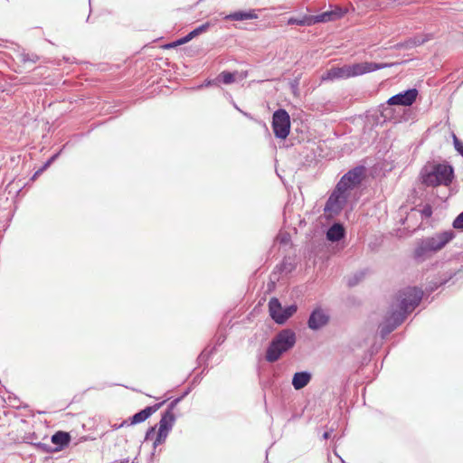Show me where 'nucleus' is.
I'll return each instance as SVG.
<instances>
[{
    "label": "nucleus",
    "mask_w": 463,
    "mask_h": 463,
    "mask_svg": "<svg viewBox=\"0 0 463 463\" xmlns=\"http://www.w3.org/2000/svg\"><path fill=\"white\" fill-rule=\"evenodd\" d=\"M422 291L417 288L408 287L397 294L392 303L384 320L380 325L381 335H387L403 322L407 314L411 313L420 302Z\"/></svg>",
    "instance_id": "obj_1"
},
{
    "label": "nucleus",
    "mask_w": 463,
    "mask_h": 463,
    "mask_svg": "<svg viewBox=\"0 0 463 463\" xmlns=\"http://www.w3.org/2000/svg\"><path fill=\"white\" fill-rule=\"evenodd\" d=\"M454 238L452 231H447L440 233H436L431 237H427L420 240L416 243L414 250V257L417 260H423L433 253L440 250Z\"/></svg>",
    "instance_id": "obj_2"
},
{
    "label": "nucleus",
    "mask_w": 463,
    "mask_h": 463,
    "mask_svg": "<svg viewBox=\"0 0 463 463\" xmlns=\"http://www.w3.org/2000/svg\"><path fill=\"white\" fill-rule=\"evenodd\" d=\"M422 183L428 186L449 185L453 178V168L445 164H432L421 171Z\"/></svg>",
    "instance_id": "obj_3"
},
{
    "label": "nucleus",
    "mask_w": 463,
    "mask_h": 463,
    "mask_svg": "<svg viewBox=\"0 0 463 463\" xmlns=\"http://www.w3.org/2000/svg\"><path fill=\"white\" fill-rule=\"evenodd\" d=\"M296 344V335L290 329H283L272 339L266 352V360L269 363L278 361Z\"/></svg>",
    "instance_id": "obj_4"
},
{
    "label": "nucleus",
    "mask_w": 463,
    "mask_h": 463,
    "mask_svg": "<svg viewBox=\"0 0 463 463\" xmlns=\"http://www.w3.org/2000/svg\"><path fill=\"white\" fill-rule=\"evenodd\" d=\"M350 194L346 190L339 189V186L336 185L325 205V213L329 217L337 215L343 210Z\"/></svg>",
    "instance_id": "obj_5"
},
{
    "label": "nucleus",
    "mask_w": 463,
    "mask_h": 463,
    "mask_svg": "<svg viewBox=\"0 0 463 463\" xmlns=\"http://www.w3.org/2000/svg\"><path fill=\"white\" fill-rule=\"evenodd\" d=\"M272 128L278 138L285 139L290 130V118L285 109H278L272 118Z\"/></svg>",
    "instance_id": "obj_6"
},
{
    "label": "nucleus",
    "mask_w": 463,
    "mask_h": 463,
    "mask_svg": "<svg viewBox=\"0 0 463 463\" xmlns=\"http://www.w3.org/2000/svg\"><path fill=\"white\" fill-rule=\"evenodd\" d=\"M364 174L363 166L355 167L347 172L336 185L339 186V189H345L351 194V191L361 183Z\"/></svg>",
    "instance_id": "obj_7"
},
{
    "label": "nucleus",
    "mask_w": 463,
    "mask_h": 463,
    "mask_svg": "<svg viewBox=\"0 0 463 463\" xmlns=\"http://www.w3.org/2000/svg\"><path fill=\"white\" fill-rule=\"evenodd\" d=\"M388 63L361 62L347 65L349 78L364 75L377 70L390 67Z\"/></svg>",
    "instance_id": "obj_8"
},
{
    "label": "nucleus",
    "mask_w": 463,
    "mask_h": 463,
    "mask_svg": "<svg viewBox=\"0 0 463 463\" xmlns=\"http://www.w3.org/2000/svg\"><path fill=\"white\" fill-rule=\"evenodd\" d=\"M418 96L416 89H410L406 91L400 92L388 99L389 105L411 106Z\"/></svg>",
    "instance_id": "obj_9"
},
{
    "label": "nucleus",
    "mask_w": 463,
    "mask_h": 463,
    "mask_svg": "<svg viewBox=\"0 0 463 463\" xmlns=\"http://www.w3.org/2000/svg\"><path fill=\"white\" fill-rule=\"evenodd\" d=\"M329 321V315L328 313L320 308L317 307L314 309L308 318V327L312 330H318L325 326Z\"/></svg>",
    "instance_id": "obj_10"
},
{
    "label": "nucleus",
    "mask_w": 463,
    "mask_h": 463,
    "mask_svg": "<svg viewBox=\"0 0 463 463\" xmlns=\"http://www.w3.org/2000/svg\"><path fill=\"white\" fill-rule=\"evenodd\" d=\"M348 69L347 65H344L342 67H332L327 70L322 76V80H345L348 79Z\"/></svg>",
    "instance_id": "obj_11"
},
{
    "label": "nucleus",
    "mask_w": 463,
    "mask_h": 463,
    "mask_svg": "<svg viewBox=\"0 0 463 463\" xmlns=\"http://www.w3.org/2000/svg\"><path fill=\"white\" fill-rule=\"evenodd\" d=\"M178 401L179 400L176 399L174 402H172L170 410H168L167 411H165L163 414V416L158 423V430L170 432V430H172V428L175 424V417L174 413L171 411V410L178 402Z\"/></svg>",
    "instance_id": "obj_12"
},
{
    "label": "nucleus",
    "mask_w": 463,
    "mask_h": 463,
    "mask_svg": "<svg viewBox=\"0 0 463 463\" xmlns=\"http://www.w3.org/2000/svg\"><path fill=\"white\" fill-rule=\"evenodd\" d=\"M283 307L278 298H272L269 302V312L271 318L278 324H284L285 317L282 316Z\"/></svg>",
    "instance_id": "obj_13"
},
{
    "label": "nucleus",
    "mask_w": 463,
    "mask_h": 463,
    "mask_svg": "<svg viewBox=\"0 0 463 463\" xmlns=\"http://www.w3.org/2000/svg\"><path fill=\"white\" fill-rule=\"evenodd\" d=\"M311 380V373L308 372H298L293 375L292 385L296 390H301L307 386Z\"/></svg>",
    "instance_id": "obj_14"
},
{
    "label": "nucleus",
    "mask_w": 463,
    "mask_h": 463,
    "mask_svg": "<svg viewBox=\"0 0 463 463\" xmlns=\"http://www.w3.org/2000/svg\"><path fill=\"white\" fill-rule=\"evenodd\" d=\"M159 404L156 405L154 407H146L144 410L140 411L139 412L134 414L130 418V424H137L145 421L146 419H148L153 412H155L158 408Z\"/></svg>",
    "instance_id": "obj_15"
},
{
    "label": "nucleus",
    "mask_w": 463,
    "mask_h": 463,
    "mask_svg": "<svg viewBox=\"0 0 463 463\" xmlns=\"http://www.w3.org/2000/svg\"><path fill=\"white\" fill-rule=\"evenodd\" d=\"M257 18H258V15L254 10L237 11V12L232 13L225 16L226 20H231V21H244V20H251V19H257Z\"/></svg>",
    "instance_id": "obj_16"
},
{
    "label": "nucleus",
    "mask_w": 463,
    "mask_h": 463,
    "mask_svg": "<svg viewBox=\"0 0 463 463\" xmlns=\"http://www.w3.org/2000/svg\"><path fill=\"white\" fill-rule=\"evenodd\" d=\"M345 235L344 227L339 223L333 224L326 232V238L330 241H338Z\"/></svg>",
    "instance_id": "obj_17"
},
{
    "label": "nucleus",
    "mask_w": 463,
    "mask_h": 463,
    "mask_svg": "<svg viewBox=\"0 0 463 463\" xmlns=\"http://www.w3.org/2000/svg\"><path fill=\"white\" fill-rule=\"evenodd\" d=\"M337 14L335 12H324L317 15H313L309 17V20H311L312 24H317V23H326L334 20L335 17H337Z\"/></svg>",
    "instance_id": "obj_18"
},
{
    "label": "nucleus",
    "mask_w": 463,
    "mask_h": 463,
    "mask_svg": "<svg viewBox=\"0 0 463 463\" xmlns=\"http://www.w3.org/2000/svg\"><path fill=\"white\" fill-rule=\"evenodd\" d=\"M71 437L69 433L63 431H57L52 436V442L60 447H63L69 444Z\"/></svg>",
    "instance_id": "obj_19"
},
{
    "label": "nucleus",
    "mask_w": 463,
    "mask_h": 463,
    "mask_svg": "<svg viewBox=\"0 0 463 463\" xmlns=\"http://www.w3.org/2000/svg\"><path fill=\"white\" fill-rule=\"evenodd\" d=\"M430 39V36L429 34L426 35H416L414 37L410 38L406 42V46L411 48L414 46H419L423 44L424 43L428 42Z\"/></svg>",
    "instance_id": "obj_20"
},
{
    "label": "nucleus",
    "mask_w": 463,
    "mask_h": 463,
    "mask_svg": "<svg viewBox=\"0 0 463 463\" xmlns=\"http://www.w3.org/2000/svg\"><path fill=\"white\" fill-rule=\"evenodd\" d=\"M236 72L222 71L218 75L214 81H220L224 84H231L235 81Z\"/></svg>",
    "instance_id": "obj_21"
},
{
    "label": "nucleus",
    "mask_w": 463,
    "mask_h": 463,
    "mask_svg": "<svg viewBox=\"0 0 463 463\" xmlns=\"http://www.w3.org/2000/svg\"><path fill=\"white\" fill-rule=\"evenodd\" d=\"M169 432L158 430L156 438L154 441V448L164 443L168 436Z\"/></svg>",
    "instance_id": "obj_22"
},
{
    "label": "nucleus",
    "mask_w": 463,
    "mask_h": 463,
    "mask_svg": "<svg viewBox=\"0 0 463 463\" xmlns=\"http://www.w3.org/2000/svg\"><path fill=\"white\" fill-rule=\"evenodd\" d=\"M276 241L280 243V244H283V245H287L289 243L290 241V235L289 233L286 232H280L278 236L276 237Z\"/></svg>",
    "instance_id": "obj_23"
},
{
    "label": "nucleus",
    "mask_w": 463,
    "mask_h": 463,
    "mask_svg": "<svg viewBox=\"0 0 463 463\" xmlns=\"http://www.w3.org/2000/svg\"><path fill=\"white\" fill-rule=\"evenodd\" d=\"M297 311V306L291 305L283 308L282 316L285 317V322Z\"/></svg>",
    "instance_id": "obj_24"
},
{
    "label": "nucleus",
    "mask_w": 463,
    "mask_h": 463,
    "mask_svg": "<svg viewBox=\"0 0 463 463\" xmlns=\"http://www.w3.org/2000/svg\"><path fill=\"white\" fill-rule=\"evenodd\" d=\"M210 27V23H205L200 26H198L197 28H195L194 30L192 31V34L194 35V37L198 36L199 34L206 32Z\"/></svg>",
    "instance_id": "obj_25"
},
{
    "label": "nucleus",
    "mask_w": 463,
    "mask_h": 463,
    "mask_svg": "<svg viewBox=\"0 0 463 463\" xmlns=\"http://www.w3.org/2000/svg\"><path fill=\"white\" fill-rule=\"evenodd\" d=\"M288 24H298V25H311L312 22L309 20V17L305 20H298L295 18H290L288 20Z\"/></svg>",
    "instance_id": "obj_26"
},
{
    "label": "nucleus",
    "mask_w": 463,
    "mask_h": 463,
    "mask_svg": "<svg viewBox=\"0 0 463 463\" xmlns=\"http://www.w3.org/2000/svg\"><path fill=\"white\" fill-rule=\"evenodd\" d=\"M453 142L455 149L463 156V143L456 137V135H453Z\"/></svg>",
    "instance_id": "obj_27"
},
{
    "label": "nucleus",
    "mask_w": 463,
    "mask_h": 463,
    "mask_svg": "<svg viewBox=\"0 0 463 463\" xmlns=\"http://www.w3.org/2000/svg\"><path fill=\"white\" fill-rule=\"evenodd\" d=\"M453 227L455 229H463V212L454 220Z\"/></svg>",
    "instance_id": "obj_28"
},
{
    "label": "nucleus",
    "mask_w": 463,
    "mask_h": 463,
    "mask_svg": "<svg viewBox=\"0 0 463 463\" xmlns=\"http://www.w3.org/2000/svg\"><path fill=\"white\" fill-rule=\"evenodd\" d=\"M193 38H194V35L192 34V32H190L187 35H185L184 37L177 40L175 43V45H181V44H184L186 43H188L189 41H191Z\"/></svg>",
    "instance_id": "obj_29"
},
{
    "label": "nucleus",
    "mask_w": 463,
    "mask_h": 463,
    "mask_svg": "<svg viewBox=\"0 0 463 463\" xmlns=\"http://www.w3.org/2000/svg\"><path fill=\"white\" fill-rule=\"evenodd\" d=\"M155 430H156V427L149 428L146 433L145 439L146 440L150 439L152 438V436L155 434Z\"/></svg>",
    "instance_id": "obj_30"
},
{
    "label": "nucleus",
    "mask_w": 463,
    "mask_h": 463,
    "mask_svg": "<svg viewBox=\"0 0 463 463\" xmlns=\"http://www.w3.org/2000/svg\"><path fill=\"white\" fill-rule=\"evenodd\" d=\"M50 165H51V163H50L49 161H47V162L45 163V165H43L40 170H38V171L35 173V175H37L41 174V173H42L43 171H44L47 167H49V166H50Z\"/></svg>",
    "instance_id": "obj_31"
},
{
    "label": "nucleus",
    "mask_w": 463,
    "mask_h": 463,
    "mask_svg": "<svg viewBox=\"0 0 463 463\" xmlns=\"http://www.w3.org/2000/svg\"><path fill=\"white\" fill-rule=\"evenodd\" d=\"M329 437H330V433H329L328 431H326V432L323 434V438H324L325 439H329Z\"/></svg>",
    "instance_id": "obj_32"
},
{
    "label": "nucleus",
    "mask_w": 463,
    "mask_h": 463,
    "mask_svg": "<svg viewBox=\"0 0 463 463\" xmlns=\"http://www.w3.org/2000/svg\"><path fill=\"white\" fill-rule=\"evenodd\" d=\"M58 155H54L52 156L48 161L52 164L56 158H57Z\"/></svg>",
    "instance_id": "obj_33"
},
{
    "label": "nucleus",
    "mask_w": 463,
    "mask_h": 463,
    "mask_svg": "<svg viewBox=\"0 0 463 463\" xmlns=\"http://www.w3.org/2000/svg\"><path fill=\"white\" fill-rule=\"evenodd\" d=\"M213 82L211 80L207 81V83L205 84L206 86H209L211 85Z\"/></svg>",
    "instance_id": "obj_34"
}]
</instances>
